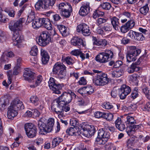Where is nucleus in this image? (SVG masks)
Masks as SVG:
<instances>
[{"label":"nucleus","mask_w":150,"mask_h":150,"mask_svg":"<svg viewBox=\"0 0 150 150\" xmlns=\"http://www.w3.org/2000/svg\"><path fill=\"white\" fill-rule=\"evenodd\" d=\"M76 95L71 90L65 92L58 98L54 100L52 104V110L59 116L64 111L67 112L70 110V107L66 105L70 103L73 97L75 98Z\"/></svg>","instance_id":"f257e3e1"},{"label":"nucleus","mask_w":150,"mask_h":150,"mask_svg":"<svg viewBox=\"0 0 150 150\" xmlns=\"http://www.w3.org/2000/svg\"><path fill=\"white\" fill-rule=\"evenodd\" d=\"M93 71L97 74L93 79V83L95 85L103 86L108 83L109 79L106 74L95 69L93 70Z\"/></svg>","instance_id":"f03ea898"},{"label":"nucleus","mask_w":150,"mask_h":150,"mask_svg":"<svg viewBox=\"0 0 150 150\" xmlns=\"http://www.w3.org/2000/svg\"><path fill=\"white\" fill-rule=\"evenodd\" d=\"M66 69V67L63 64L57 62L53 66V74H57V78L60 80H64L67 77Z\"/></svg>","instance_id":"7ed1b4c3"},{"label":"nucleus","mask_w":150,"mask_h":150,"mask_svg":"<svg viewBox=\"0 0 150 150\" xmlns=\"http://www.w3.org/2000/svg\"><path fill=\"white\" fill-rule=\"evenodd\" d=\"M113 52L110 50H105L99 53L96 57V61L100 63H105L110 61L112 58Z\"/></svg>","instance_id":"20e7f679"},{"label":"nucleus","mask_w":150,"mask_h":150,"mask_svg":"<svg viewBox=\"0 0 150 150\" xmlns=\"http://www.w3.org/2000/svg\"><path fill=\"white\" fill-rule=\"evenodd\" d=\"M129 50L126 55L127 61L128 62L135 61L141 52V50L134 46L129 47Z\"/></svg>","instance_id":"39448f33"},{"label":"nucleus","mask_w":150,"mask_h":150,"mask_svg":"<svg viewBox=\"0 0 150 150\" xmlns=\"http://www.w3.org/2000/svg\"><path fill=\"white\" fill-rule=\"evenodd\" d=\"M81 127L82 129L81 134L87 137H91L96 132L94 126L89 125L87 123H83Z\"/></svg>","instance_id":"423d86ee"},{"label":"nucleus","mask_w":150,"mask_h":150,"mask_svg":"<svg viewBox=\"0 0 150 150\" xmlns=\"http://www.w3.org/2000/svg\"><path fill=\"white\" fill-rule=\"evenodd\" d=\"M59 11L62 16L66 18L69 17L72 11L71 6L69 3H60L58 6Z\"/></svg>","instance_id":"0eeeda50"},{"label":"nucleus","mask_w":150,"mask_h":150,"mask_svg":"<svg viewBox=\"0 0 150 150\" xmlns=\"http://www.w3.org/2000/svg\"><path fill=\"white\" fill-rule=\"evenodd\" d=\"M51 41V38L48 33L46 31H44L40 34L38 42L40 46L45 47L48 45Z\"/></svg>","instance_id":"6e6552de"},{"label":"nucleus","mask_w":150,"mask_h":150,"mask_svg":"<svg viewBox=\"0 0 150 150\" xmlns=\"http://www.w3.org/2000/svg\"><path fill=\"white\" fill-rule=\"evenodd\" d=\"M24 128L28 137L33 138L35 137L37 130L35 125L31 123H26L25 125Z\"/></svg>","instance_id":"1a4fd4ad"},{"label":"nucleus","mask_w":150,"mask_h":150,"mask_svg":"<svg viewBox=\"0 0 150 150\" xmlns=\"http://www.w3.org/2000/svg\"><path fill=\"white\" fill-rule=\"evenodd\" d=\"M25 18H21L15 22H11L9 25V28L13 32L20 30L23 26V23L25 22Z\"/></svg>","instance_id":"9d476101"},{"label":"nucleus","mask_w":150,"mask_h":150,"mask_svg":"<svg viewBox=\"0 0 150 150\" xmlns=\"http://www.w3.org/2000/svg\"><path fill=\"white\" fill-rule=\"evenodd\" d=\"M76 30L77 32H81L84 36L89 35L91 32L88 26L84 23L78 25L77 27Z\"/></svg>","instance_id":"9b49d317"},{"label":"nucleus","mask_w":150,"mask_h":150,"mask_svg":"<svg viewBox=\"0 0 150 150\" xmlns=\"http://www.w3.org/2000/svg\"><path fill=\"white\" fill-rule=\"evenodd\" d=\"M35 74L28 68H25L23 72V76L26 80L29 82L34 81L35 79Z\"/></svg>","instance_id":"f8f14e48"},{"label":"nucleus","mask_w":150,"mask_h":150,"mask_svg":"<svg viewBox=\"0 0 150 150\" xmlns=\"http://www.w3.org/2000/svg\"><path fill=\"white\" fill-rule=\"evenodd\" d=\"M119 96L120 98L124 99L131 92V89L129 86L123 84L121 86Z\"/></svg>","instance_id":"ddd939ff"},{"label":"nucleus","mask_w":150,"mask_h":150,"mask_svg":"<svg viewBox=\"0 0 150 150\" xmlns=\"http://www.w3.org/2000/svg\"><path fill=\"white\" fill-rule=\"evenodd\" d=\"M42 118H41L38 121V126L39 129L40 134H45L47 133L50 132L47 125L42 122Z\"/></svg>","instance_id":"4468645a"},{"label":"nucleus","mask_w":150,"mask_h":150,"mask_svg":"<svg viewBox=\"0 0 150 150\" xmlns=\"http://www.w3.org/2000/svg\"><path fill=\"white\" fill-rule=\"evenodd\" d=\"M10 106L17 111L24 109V106L22 101L17 99L13 100Z\"/></svg>","instance_id":"2eb2a0df"},{"label":"nucleus","mask_w":150,"mask_h":150,"mask_svg":"<svg viewBox=\"0 0 150 150\" xmlns=\"http://www.w3.org/2000/svg\"><path fill=\"white\" fill-rule=\"evenodd\" d=\"M12 39L14 41V44L19 47V44L21 43L23 41V37L22 35H20L18 31L13 32Z\"/></svg>","instance_id":"dca6fc26"},{"label":"nucleus","mask_w":150,"mask_h":150,"mask_svg":"<svg viewBox=\"0 0 150 150\" xmlns=\"http://www.w3.org/2000/svg\"><path fill=\"white\" fill-rule=\"evenodd\" d=\"M71 42L72 45L78 47L79 48L84 46L83 40L77 36L73 37L71 39Z\"/></svg>","instance_id":"f3484780"},{"label":"nucleus","mask_w":150,"mask_h":150,"mask_svg":"<svg viewBox=\"0 0 150 150\" xmlns=\"http://www.w3.org/2000/svg\"><path fill=\"white\" fill-rule=\"evenodd\" d=\"M90 9L89 4L87 3L81 7L79 12V14L82 16H85L90 12Z\"/></svg>","instance_id":"a211bd4d"},{"label":"nucleus","mask_w":150,"mask_h":150,"mask_svg":"<svg viewBox=\"0 0 150 150\" xmlns=\"http://www.w3.org/2000/svg\"><path fill=\"white\" fill-rule=\"evenodd\" d=\"M98 137H101L103 139L107 141L110 138V134L109 132L105 130V128H102L99 129L98 131Z\"/></svg>","instance_id":"6ab92c4d"},{"label":"nucleus","mask_w":150,"mask_h":150,"mask_svg":"<svg viewBox=\"0 0 150 150\" xmlns=\"http://www.w3.org/2000/svg\"><path fill=\"white\" fill-rule=\"evenodd\" d=\"M41 55L42 56V64H46L48 62L50 58L48 53L45 50L41 49Z\"/></svg>","instance_id":"aec40b11"},{"label":"nucleus","mask_w":150,"mask_h":150,"mask_svg":"<svg viewBox=\"0 0 150 150\" xmlns=\"http://www.w3.org/2000/svg\"><path fill=\"white\" fill-rule=\"evenodd\" d=\"M116 127L119 130L123 131L126 129V126L124 124L122 123L121 118L118 117L115 122Z\"/></svg>","instance_id":"412c9836"},{"label":"nucleus","mask_w":150,"mask_h":150,"mask_svg":"<svg viewBox=\"0 0 150 150\" xmlns=\"http://www.w3.org/2000/svg\"><path fill=\"white\" fill-rule=\"evenodd\" d=\"M140 127L139 125H132L127 127L126 132L129 135H130L132 133H134L136 130H138L140 128Z\"/></svg>","instance_id":"4be33fe9"},{"label":"nucleus","mask_w":150,"mask_h":150,"mask_svg":"<svg viewBox=\"0 0 150 150\" xmlns=\"http://www.w3.org/2000/svg\"><path fill=\"white\" fill-rule=\"evenodd\" d=\"M42 25L48 30H52V28L50 20L47 18H42Z\"/></svg>","instance_id":"5701e85b"},{"label":"nucleus","mask_w":150,"mask_h":150,"mask_svg":"<svg viewBox=\"0 0 150 150\" xmlns=\"http://www.w3.org/2000/svg\"><path fill=\"white\" fill-rule=\"evenodd\" d=\"M7 117L8 119H12L18 114V111L10 106L8 108Z\"/></svg>","instance_id":"b1692460"},{"label":"nucleus","mask_w":150,"mask_h":150,"mask_svg":"<svg viewBox=\"0 0 150 150\" xmlns=\"http://www.w3.org/2000/svg\"><path fill=\"white\" fill-rule=\"evenodd\" d=\"M119 19L116 17L114 16L111 19V22L113 28L117 30L120 28V24L119 21Z\"/></svg>","instance_id":"393cba45"},{"label":"nucleus","mask_w":150,"mask_h":150,"mask_svg":"<svg viewBox=\"0 0 150 150\" xmlns=\"http://www.w3.org/2000/svg\"><path fill=\"white\" fill-rule=\"evenodd\" d=\"M9 103V100L6 97H1L0 99V110H4L5 109V106Z\"/></svg>","instance_id":"a878e982"},{"label":"nucleus","mask_w":150,"mask_h":150,"mask_svg":"<svg viewBox=\"0 0 150 150\" xmlns=\"http://www.w3.org/2000/svg\"><path fill=\"white\" fill-rule=\"evenodd\" d=\"M64 86L63 84H57L52 86L53 89H50L53 91V93L56 94L61 93L60 90L62 89V87Z\"/></svg>","instance_id":"bb28decb"},{"label":"nucleus","mask_w":150,"mask_h":150,"mask_svg":"<svg viewBox=\"0 0 150 150\" xmlns=\"http://www.w3.org/2000/svg\"><path fill=\"white\" fill-rule=\"evenodd\" d=\"M42 18H41L35 19L33 21L32 26L34 29H37L42 25Z\"/></svg>","instance_id":"cd10ccee"},{"label":"nucleus","mask_w":150,"mask_h":150,"mask_svg":"<svg viewBox=\"0 0 150 150\" xmlns=\"http://www.w3.org/2000/svg\"><path fill=\"white\" fill-rule=\"evenodd\" d=\"M129 81L130 83L132 85H137L138 82L137 75L136 74H133L130 76Z\"/></svg>","instance_id":"c85d7f7f"},{"label":"nucleus","mask_w":150,"mask_h":150,"mask_svg":"<svg viewBox=\"0 0 150 150\" xmlns=\"http://www.w3.org/2000/svg\"><path fill=\"white\" fill-rule=\"evenodd\" d=\"M57 28L63 36L66 37L67 36L68 32L67 31V28L66 27L60 25H57Z\"/></svg>","instance_id":"c756f323"},{"label":"nucleus","mask_w":150,"mask_h":150,"mask_svg":"<svg viewBox=\"0 0 150 150\" xmlns=\"http://www.w3.org/2000/svg\"><path fill=\"white\" fill-rule=\"evenodd\" d=\"M137 65L135 63H133L127 69V72L130 73H133L135 71H137L139 70V68L137 67Z\"/></svg>","instance_id":"7c9ffc66"},{"label":"nucleus","mask_w":150,"mask_h":150,"mask_svg":"<svg viewBox=\"0 0 150 150\" xmlns=\"http://www.w3.org/2000/svg\"><path fill=\"white\" fill-rule=\"evenodd\" d=\"M122 64V62L120 60L117 61L116 62L113 60L110 61L109 63V65L110 66L113 65V67L115 68H118Z\"/></svg>","instance_id":"2f4dec72"},{"label":"nucleus","mask_w":150,"mask_h":150,"mask_svg":"<svg viewBox=\"0 0 150 150\" xmlns=\"http://www.w3.org/2000/svg\"><path fill=\"white\" fill-rule=\"evenodd\" d=\"M84 92L87 95H90L94 92V90L93 86L90 85L84 87Z\"/></svg>","instance_id":"473e14b6"},{"label":"nucleus","mask_w":150,"mask_h":150,"mask_svg":"<svg viewBox=\"0 0 150 150\" xmlns=\"http://www.w3.org/2000/svg\"><path fill=\"white\" fill-rule=\"evenodd\" d=\"M62 141V139L60 137H57L54 138L52 141V147H55Z\"/></svg>","instance_id":"72a5a7b5"},{"label":"nucleus","mask_w":150,"mask_h":150,"mask_svg":"<svg viewBox=\"0 0 150 150\" xmlns=\"http://www.w3.org/2000/svg\"><path fill=\"white\" fill-rule=\"evenodd\" d=\"M44 8L45 9L49 6H52L56 1V0H46L44 1Z\"/></svg>","instance_id":"f704fd0d"},{"label":"nucleus","mask_w":150,"mask_h":150,"mask_svg":"<svg viewBox=\"0 0 150 150\" xmlns=\"http://www.w3.org/2000/svg\"><path fill=\"white\" fill-rule=\"evenodd\" d=\"M62 60L63 62H65L68 65H71L74 63L73 59L71 57L68 56L64 58H62Z\"/></svg>","instance_id":"c9c22d12"},{"label":"nucleus","mask_w":150,"mask_h":150,"mask_svg":"<svg viewBox=\"0 0 150 150\" xmlns=\"http://www.w3.org/2000/svg\"><path fill=\"white\" fill-rule=\"evenodd\" d=\"M123 74L122 70H119L118 71H114L112 72V76L113 77H119Z\"/></svg>","instance_id":"e433bc0d"},{"label":"nucleus","mask_w":150,"mask_h":150,"mask_svg":"<svg viewBox=\"0 0 150 150\" xmlns=\"http://www.w3.org/2000/svg\"><path fill=\"white\" fill-rule=\"evenodd\" d=\"M80 57L81 59V60L83 61L85 59H89L90 57V54L88 51H85L83 52L81 51Z\"/></svg>","instance_id":"4c0bfd02"},{"label":"nucleus","mask_w":150,"mask_h":150,"mask_svg":"<svg viewBox=\"0 0 150 150\" xmlns=\"http://www.w3.org/2000/svg\"><path fill=\"white\" fill-rule=\"evenodd\" d=\"M30 100L31 102L35 106H37L39 104V100L36 96H32L30 98Z\"/></svg>","instance_id":"58836bf2"},{"label":"nucleus","mask_w":150,"mask_h":150,"mask_svg":"<svg viewBox=\"0 0 150 150\" xmlns=\"http://www.w3.org/2000/svg\"><path fill=\"white\" fill-rule=\"evenodd\" d=\"M44 4L42 0H39L35 4V6L36 10L42 9L44 8Z\"/></svg>","instance_id":"ea45409f"},{"label":"nucleus","mask_w":150,"mask_h":150,"mask_svg":"<svg viewBox=\"0 0 150 150\" xmlns=\"http://www.w3.org/2000/svg\"><path fill=\"white\" fill-rule=\"evenodd\" d=\"M4 11L7 13L8 15L11 17H13L14 16L15 13L14 11L10 7L6 8H5Z\"/></svg>","instance_id":"a19ab883"},{"label":"nucleus","mask_w":150,"mask_h":150,"mask_svg":"<svg viewBox=\"0 0 150 150\" xmlns=\"http://www.w3.org/2000/svg\"><path fill=\"white\" fill-rule=\"evenodd\" d=\"M54 119L53 118H51L49 119L47 121V126L48 127L49 129L50 132L52 129V128L54 124Z\"/></svg>","instance_id":"79ce46f5"},{"label":"nucleus","mask_w":150,"mask_h":150,"mask_svg":"<svg viewBox=\"0 0 150 150\" xmlns=\"http://www.w3.org/2000/svg\"><path fill=\"white\" fill-rule=\"evenodd\" d=\"M149 11V8L147 5L143 6L139 9L140 13L144 15H146L148 13Z\"/></svg>","instance_id":"37998d69"},{"label":"nucleus","mask_w":150,"mask_h":150,"mask_svg":"<svg viewBox=\"0 0 150 150\" xmlns=\"http://www.w3.org/2000/svg\"><path fill=\"white\" fill-rule=\"evenodd\" d=\"M127 120L126 122L127 124H131V125L136 123V121L134 119V118L132 116L127 115Z\"/></svg>","instance_id":"c03bdc74"},{"label":"nucleus","mask_w":150,"mask_h":150,"mask_svg":"<svg viewBox=\"0 0 150 150\" xmlns=\"http://www.w3.org/2000/svg\"><path fill=\"white\" fill-rule=\"evenodd\" d=\"M113 115L111 113H108L104 112L103 118L107 120L110 121L113 119Z\"/></svg>","instance_id":"a18cd8bd"},{"label":"nucleus","mask_w":150,"mask_h":150,"mask_svg":"<svg viewBox=\"0 0 150 150\" xmlns=\"http://www.w3.org/2000/svg\"><path fill=\"white\" fill-rule=\"evenodd\" d=\"M106 150H115V147L114 145L111 143H107L105 146Z\"/></svg>","instance_id":"49530a36"},{"label":"nucleus","mask_w":150,"mask_h":150,"mask_svg":"<svg viewBox=\"0 0 150 150\" xmlns=\"http://www.w3.org/2000/svg\"><path fill=\"white\" fill-rule=\"evenodd\" d=\"M134 38L135 39L138 40H142L144 39V37L142 33L137 32H136Z\"/></svg>","instance_id":"de8ad7c7"},{"label":"nucleus","mask_w":150,"mask_h":150,"mask_svg":"<svg viewBox=\"0 0 150 150\" xmlns=\"http://www.w3.org/2000/svg\"><path fill=\"white\" fill-rule=\"evenodd\" d=\"M100 6L103 9L106 10H109L112 7L111 4L108 2L104 3L101 4Z\"/></svg>","instance_id":"09e8293b"},{"label":"nucleus","mask_w":150,"mask_h":150,"mask_svg":"<svg viewBox=\"0 0 150 150\" xmlns=\"http://www.w3.org/2000/svg\"><path fill=\"white\" fill-rule=\"evenodd\" d=\"M38 49L37 46L35 45L33 47L30 51V54L33 56H35L37 54Z\"/></svg>","instance_id":"8fccbe9b"},{"label":"nucleus","mask_w":150,"mask_h":150,"mask_svg":"<svg viewBox=\"0 0 150 150\" xmlns=\"http://www.w3.org/2000/svg\"><path fill=\"white\" fill-rule=\"evenodd\" d=\"M75 129L76 128L74 127H70L68 128L66 132L69 135L72 136L74 135L75 133Z\"/></svg>","instance_id":"3c124183"},{"label":"nucleus","mask_w":150,"mask_h":150,"mask_svg":"<svg viewBox=\"0 0 150 150\" xmlns=\"http://www.w3.org/2000/svg\"><path fill=\"white\" fill-rule=\"evenodd\" d=\"M56 81L53 78L51 77L48 81L49 86L50 89H53V86L54 85L56 84Z\"/></svg>","instance_id":"603ef678"},{"label":"nucleus","mask_w":150,"mask_h":150,"mask_svg":"<svg viewBox=\"0 0 150 150\" xmlns=\"http://www.w3.org/2000/svg\"><path fill=\"white\" fill-rule=\"evenodd\" d=\"M126 25H127L130 29L132 28L134 26L135 22L133 20H130L126 23Z\"/></svg>","instance_id":"864d4df0"},{"label":"nucleus","mask_w":150,"mask_h":150,"mask_svg":"<svg viewBox=\"0 0 150 150\" xmlns=\"http://www.w3.org/2000/svg\"><path fill=\"white\" fill-rule=\"evenodd\" d=\"M137 90V88H135L133 91L131 95V97L132 99H134L138 96V93Z\"/></svg>","instance_id":"5fc2aeb1"},{"label":"nucleus","mask_w":150,"mask_h":150,"mask_svg":"<svg viewBox=\"0 0 150 150\" xmlns=\"http://www.w3.org/2000/svg\"><path fill=\"white\" fill-rule=\"evenodd\" d=\"M143 93L145 94L147 98L150 100V91L148 88L146 87L142 90Z\"/></svg>","instance_id":"6e6d98bb"},{"label":"nucleus","mask_w":150,"mask_h":150,"mask_svg":"<svg viewBox=\"0 0 150 150\" xmlns=\"http://www.w3.org/2000/svg\"><path fill=\"white\" fill-rule=\"evenodd\" d=\"M120 90H117L116 88H114L112 91L111 93V96L113 98H115L117 97Z\"/></svg>","instance_id":"4d7b16f0"},{"label":"nucleus","mask_w":150,"mask_h":150,"mask_svg":"<svg viewBox=\"0 0 150 150\" xmlns=\"http://www.w3.org/2000/svg\"><path fill=\"white\" fill-rule=\"evenodd\" d=\"M79 123L78 120L76 119H73L70 120V124L71 125L73 126L75 128L78 127Z\"/></svg>","instance_id":"13d9d810"},{"label":"nucleus","mask_w":150,"mask_h":150,"mask_svg":"<svg viewBox=\"0 0 150 150\" xmlns=\"http://www.w3.org/2000/svg\"><path fill=\"white\" fill-rule=\"evenodd\" d=\"M7 75L8 78V83L9 84H10L12 82V70H10L7 72Z\"/></svg>","instance_id":"bf43d9fd"},{"label":"nucleus","mask_w":150,"mask_h":150,"mask_svg":"<svg viewBox=\"0 0 150 150\" xmlns=\"http://www.w3.org/2000/svg\"><path fill=\"white\" fill-rule=\"evenodd\" d=\"M120 28V29L121 32L124 33H126L130 29L126 25V23L122 25Z\"/></svg>","instance_id":"052dcab7"},{"label":"nucleus","mask_w":150,"mask_h":150,"mask_svg":"<svg viewBox=\"0 0 150 150\" xmlns=\"http://www.w3.org/2000/svg\"><path fill=\"white\" fill-rule=\"evenodd\" d=\"M103 107V108L107 109H110L112 108L113 107L112 105L109 102L104 103Z\"/></svg>","instance_id":"680f3d73"},{"label":"nucleus","mask_w":150,"mask_h":150,"mask_svg":"<svg viewBox=\"0 0 150 150\" xmlns=\"http://www.w3.org/2000/svg\"><path fill=\"white\" fill-rule=\"evenodd\" d=\"M107 21V19L103 18H99L97 19V23L98 25H100L105 23Z\"/></svg>","instance_id":"e2e57ef3"},{"label":"nucleus","mask_w":150,"mask_h":150,"mask_svg":"<svg viewBox=\"0 0 150 150\" xmlns=\"http://www.w3.org/2000/svg\"><path fill=\"white\" fill-rule=\"evenodd\" d=\"M20 69V66H16L14 67L13 74L14 75H17L19 73Z\"/></svg>","instance_id":"0e129e2a"},{"label":"nucleus","mask_w":150,"mask_h":150,"mask_svg":"<svg viewBox=\"0 0 150 150\" xmlns=\"http://www.w3.org/2000/svg\"><path fill=\"white\" fill-rule=\"evenodd\" d=\"M78 83L80 85H85L86 84V80L83 77H81Z\"/></svg>","instance_id":"69168bd1"},{"label":"nucleus","mask_w":150,"mask_h":150,"mask_svg":"<svg viewBox=\"0 0 150 150\" xmlns=\"http://www.w3.org/2000/svg\"><path fill=\"white\" fill-rule=\"evenodd\" d=\"M81 51V50H75L71 51V53L72 55L74 56H78L79 55L80 56Z\"/></svg>","instance_id":"338daca9"},{"label":"nucleus","mask_w":150,"mask_h":150,"mask_svg":"<svg viewBox=\"0 0 150 150\" xmlns=\"http://www.w3.org/2000/svg\"><path fill=\"white\" fill-rule=\"evenodd\" d=\"M104 112H101L99 111H97L95 113V116L97 118H100V117H103L104 116Z\"/></svg>","instance_id":"774afa93"}]
</instances>
